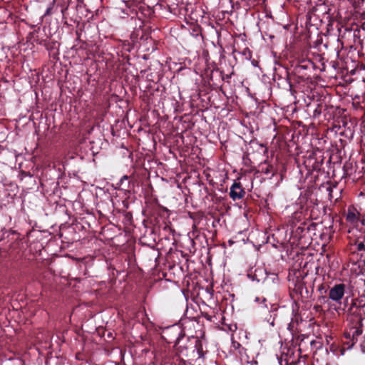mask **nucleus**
Instances as JSON below:
<instances>
[{
    "label": "nucleus",
    "instance_id": "4",
    "mask_svg": "<svg viewBox=\"0 0 365 365\" xmlns=\"http://www.w3.org/2000/svg\"><path fill=\"white\" fill-rule=\"evenodd\" d=\"M362 334V329L361 327L356 328L351 334L349 333L346 336V338L349 339L346 344L348 346V349H350L354 346V345L359 341V337H360Z\"/></svg>",
    "mask_w": 365,
    "mask_h": 365
},
{
    "label": "nucleus",
    "instance_id": "1",
    "mask_svg": "<svg viewBox=\"0 0 365 365\" xmlns=\"http://www.w3.org/2000/svg\"><path fill=\"white\" fill-rule=\"evenodd\" d=\"M174 347L176 352L183 356H187L189 351H192L193 354L196 351L198 357L202 356L201 341L197 337L193 336L185 337L182 331L178 334Z\"/></svg>",
    "mask_w": 365,
    "mask_h": 365
},
{
    "label": "nucleus",
    "instance_id": "5",
    "mask_svg": "<svg viewBox=\"0 0 365 365\" xmlns=\"http://www.w3.org/2000/svg\"><path fill=\"white\" fill-rule=\"evenodd\" d=\"M350 312L352 315L358 318L359 322H361L365 318V307H363V304L357 306L354 303L350 309Z\"/></svg>",
    "mask_w": 365,
    "mask_h": 365
},
{
    "label": "nucleus",
    "instance_id": "6",
    "mask_svg": "<svg viewBox=\"0 0 365 365\" xmlns=\"http://www.w3.org/2000/svg\"><path fill=\"white\" fill-rule=\"evenodd\" d=\"M311 66H312V63L302 62V63L298 64L297 66H296L294 70L297 73H301L304 70L310 68Z\"/></svg>",
    "mask_w": 365,
    "mask_h": 365
},
{
    "label": "nucleus",
    "instance_id": "9",
    "mask_svg": "<svg viewBox=\"0 0 365 365\" xmlns=\"http://www.w3.org/2000/svg\"><path fill=\"white\" fill-rule=\"evenodd\" d=\"M346 219L351 222H355L357 220V216L354 211L349 210L346 215Z\"/></svg>",
    "mask_w": 365,
    "mask_h": 365
},
{
    "label": "nucleus",
    "instance_id": "2",
    "mask_svg": "<svg viewBox=\"0 0 365 365\" xmlns=\"http://www.w3.org/2000/svg\"><path fill=\"white\" fill-rule=\"evenodd\" d=\"M345 285L344 284H334L329 289L328 300H331L341 304V301L344 295Z\"/></svg>",
    "mask_w": 365,
    "mask_h": 365
},
{
    "label": "nucleus",
    "instance_id": "8",
    "mask_svg": "<svg viewBox=\"0 0 365 365\" xmlns=\"http://www.w3.org/2000/svg\"><path fill=\"white\" fill-rule=\"evenodd\" d=\"M356 250L361 252L365 251V244L364 241H360L359 240H357L355 245Z\"/></svg>",
    "mask_w": 365,
    "mask_h": 365
},
{
    "label": "nucleus",
    "instance_id": "14",
    "mask_svg": "<svg viewBox=\"0 0 365 365\" xmlns=\"http://www.w3.org/2000/svg\"><path fill=\"white\" fill-rule=\"evenodd\" d=\"M233 346H234L235 349H237V348H238V347H240V343H238V342H233Z\"/></svg>",
    "mask_w": 365,
    "mask_h": 365
},
{
    "label": "nucleus",
    "instance_id": "10",
    "mask_svg": "<svg viewBox=\"0 0 365 365\" xmlns=\"http://www.w3.org/2000/svg\"><path fill=\"white\" fill-rule=\"evenodd\" d=\"M255 301L256 302H259V303H264V307H267V304H265V302H267V299H266V298H265V297H257L255 298Z\"/></svg>",
    "mask_w": 365,
    "mask_h": 365
},
{
    "label": "nucleus",
    "instance_id": "13",
    "mask_svg": "<svg viewBox=\"0 0 365 365\" xmlns=\"http://www.w3.org/2000/svg\"><path fill=\"white\" fill-rule=\"evenodd\" d=\"M128 179V177L127 175H124V176H123V177L121 178V179H120V182H121V183H123V180H127Z\"/></svg>",
    "mask_w": 365,
    "mask_h": 365
},
{
    "label": "nucleus",
    "instance_id": "3",
    "mask_svg": "<svg viewBox=\"0 0 365 365\" xmlns=\"http://www.w3.org/2000/svg\"><path fill=\"white\" fill-rule=\"evenodd\" d=\"M245 194L244 189L242 187L240 182H235L230 190V197L233 200L242 199Z\"/></svg>",
    "mask_w": 365,
    "mask_h": 365
},
{
    "label": "nucleus",
    "instance_id": "11",
    "mask_svg": "<svg viewBox=\"0 0 365 365\" xmlns=\"http://www.w3.org/2000/svg\"><path fill=\"white\" fill-rule=\"evenodd\" d=\"M264 172L267 175L272 174V176L274 175V173L273 172V167L272 165H268Z\"/></svg>",
    "mask_w": 365,
    "mask_h": 365
},
{
    "label": "nucleus",
    "instance_id": "7",
    "mask_svg": "<svg viewBox=\"0 0 365 365\" xmlns=\"http://www.w3.org/2000/svg\"><path fill=\"white\" fill-rule=\"evenodd\" d=\"M277 317L276 309H274L271 312L269 315L264 320L272 327L274 326V322Z\"/></svg>",
    "mask_w": 365,
    "mask_h": 365
},
{
    "label": "nucleus",
    "instance_id": "19",
    "mask_svg": "<svg viewBox=\"0 0 365 365\" xmlns=\"http://www.w3.org/2000/svg\"><path fill=\"white\" fill-rule=\"evenodd\" d=\"M363 307H365V303H364V304H363Z\"/></svg>",
    "mask_w": 365,
    "mask_h": 365
},
{
    "label": "nucleus",
    "instance_id": "18",
    "mask_svg": "<svg viewBox=\"0 0 365 365\" xmlns=\"http://www.w3.org/2000/svg\"><path fill=\"white\" fill-rule=\"evenodd\" d=\"M230 78V76L228 75L226 76V77L225 78H227L228 79Z\"/></svg>",
    "mask_w": 365,
    "mask_h": 365
},
{
    "label": "nucleus",
    "instance_id": "16",
    "mask_svg": "<svg viewBox=\"0 0 365 365\" xmlns=\"http://www.w3.org/2000/svg\"><path fill=\"white\" fill-rule=\"evenodd\" d=\"M361 351H362V352H363V353H365V348H364V346H362L361 345Z\"/></svg>",
    "mask_w": 365,
    "mask_h": 365
},
{
    "label": "nucleus",
    "instance_id": "15",
    "mask_svg": "<svg viewBox=\"0 0 365 365\" xmlns=\"http://www.w3.org/2000/svg\"><path fill=\"white\" fill-rule=\"evenodd\" d=\"M284 80L286 81V82L289 84V88H291L292 87V83L291 82L289 81V78L287 77L286 78H284Z\"/></svg>",
    "mask_w": 365,
    "mask_h": 365
},
{
    "label": "nucleus",
    "instance_id": "17",
    "mask_svg": "<svg viewBox=\"0 0 365 365\" xmlns=\"http://www.w3.org/2000/svg\"><path fill=\"white\" fill-rule=\"evenodd\" d=\"M322 289H324L323 287H321V288L319 289V290L320 291L321 293H322Z\"/></svg>",
    "mask_w": 365,
    "mask_h": 365
},
{
    "label": "nucleus",
    "instance_id": "12",
    "mask_svg": "<svg viewBox=\"0 0 365 365\" xmlns=\"http://www.w3.org/2000/svg\"><path fill=\"white\" fill-rule=\"evenodd\" d=\"M304 230L305 227L300 225L296 228L295 232L299 235L302 234L304 231Z\"/></svg>",
    "mask_w": 365,
    "mask_h": 365
}]
</instances>
